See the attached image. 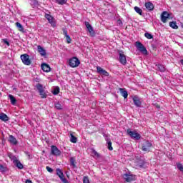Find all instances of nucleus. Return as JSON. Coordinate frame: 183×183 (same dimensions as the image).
<instances>
[{
  "label": "nucleus",
  "mask_w": 183,
  "mask_h": 183,
  "mask_svg": "<svg viewBox=\"0 0 183 183\" xmlns=\"http://www.w3.org/2000/svg\"><path fill=\"white\" fill-rule=\"evenodd\" d=\"M169 26L173 29H178V25H177V22L172 21L169 23Z\"/></svg>",
  "instance_id": "cd10ccee"
},
{
  "label": "nucleus",
  "mask_w": 183,
  "mask_h": 183,
  "mask_svg": "<svg viewBox=\"0 0 183 183\" xmlns=\"http://www.w3.org/2000/svg\"><path fill=\"white\" fill-rule=\"evenodd\" d=\"M6 171H8V168L2 164H0V172H6Z\"/></svg>",
  "instance_id": "2f4dec72"
},
{
  "label": "nucleus",
  "mask_w": 183,
  "mask_h": 183,
  "mask_svg": "<svg viewBox=\"0 0 183 183\" xmlns=\"http://www.w3.org/2000/svg\"><path fill=\"white\" fill-rule=\"evenodd\" d=\"M14 165L19 169H22L24 168V165L22 164V163H21L19 160L17 162H16Z\"/></svg>",
  "instance_id": "c85d7f7f"
},
{
  "label": "nucleus",
  "mask_w": 183,
  "mask_h": 183,
  "mask_svg": "<svg viewBox=\"0 0 183 183\" xmlns=\"http://www.w3.org/2000/svg\"><path fill=\"white\" fill-rule=\"evenodd\" d=\"M54 108H56V109H58L59 111H61V109H62V105L61 104V103H59V102H57L54 103Z\"/></svg>",
  "instance_id": "bb28decb"
},
{
  "label": "nucleus",
  "mask_w": 183,
  "mask_h": 183,
  "mask_svg": "<svg viewBox=\"0 0 183 183\" xmlns=\"http://www.w3.org/2000/svg\"><path fill=\"white\" fill-rule=\"evenodd\" d=\"M169 16V14L167 11H163L162 15H161V20L165 24L167 22V19H168Z\"/></svg>",
  "instance_id": "ddd939ff"
},
{
  "label": "nucleus",
  "mask_w": 183,
  "mask_h": 183,
  "mask_svg": "<svg viewBox=\"0 0 183 183\" xmlns=\"http://www.w3.org/2000/svg\"><path fill=\"white\" fill-rule=\"evenodd\" d=\"M133 102H134V105H135L136 107H141V105H142V103L141 102V99H139V97H137V96H134V97H133Z\"/></svg>",
  "instance_id": "4468645a"
},
{
  "label": "nucleus",
  "mask_w": 183,
  "mask_h": 183,
  "mask_svg": "<svg viewBox=\"0 0 183 183\" xmlns=\"http://www.w3.org/2000/svg\"><path fill=\"white\" fill-rule=\"evenodd\" d=\"M118 22H119V24H122V21H121L120 20H119Z\"/></svg>",
  "instance_id": "3c124183"
},
{
  "label": "nucleus",
  "mask_w": 183,
  "mask_h": 183,
  "mask_svg": "<svg viewBox=\"0 0 183 183\" xmlns=\"http://www.w3.org/2000/svg\"><path fill=\"white\" fill-rule=\"evenodd\" d=\"M56 175H58L59 178H60V179L61 178H64V173L62 172V170H61V169H56Z\"/></svg>",
  "instance_id": "393cba45"
},
{
  "label": "nucleus",
  "mask_w": 183,
  "mask_h": 183,
  "mask_svg": "<svg viewBox=\"0 0 183 183\" xmlns=\"http://www.w3.org/2000/svg\"><path fill=\"white\" fill-rule=\"evenodd\" d=\"M177 168H178L179 171H181V172L183 173V166H182V164H181V163L177 164Z\"/></svg>",
  "instance_id": "58836bf2"
},
{
  "label": "nucleus",
  "mask_w": 183,
  "mask_h": 183,
  "mask_svg": "<svg viewBox=\"0 0 183 183\" xmlns=\"http://www.w3.org/2000/svg\"><path fill=\"white\" fill-rule=\"evenodd\" d=\"M135 46L138 51L142 52V54H144V55H147L148 54V51L147 50V48H145V46L142 44V43L139 41H136Z\"/></svg>",
  "instance_id": "f03ea898"
},
{
  "label": "nucleus",
  "mask_w": 183,
  "mask_h": 183,
  "mask_svg": "<svg viewBox=\"0 0 183 183\" xmlns=\"http://www.w3.org/2000/svg\"><path fill=\"white\" fill-rule=\"evenodd\" d=\"M119 91L121 92L122 97H123L124 99L128 98V92H127L125 89L120 88Z\"/></svg>",
  "instance_id": "aec40b11"
},
{
  "label": "nucleus",
  "mask_w": 183,
  "mask_h": 183,
  "mask_svg": "<svg viewBox=\"0 0 183 183\" xmlns=\"http://www.w3.org/2000/svg\"><path fill=\"white\" fill-rule=\"evenodd\" d=\"M31 5H32V6H38V5H39L38 1L32 0L31 1Z\"/></svg>",
  "instance_id": "e433bc0d"
},
{
  "label": "nucleus",
  "mask_w": 183,
  "mask_h": 183,
  "mask_svg": "<svg viewBox=\"0 0 183 183\" xmlns=\"http://www.w3.org/2000/svg\"><path fill=\"white\" fill-rule=\"evenodd\" d=\"M119 62L122 64V65H125L127 64V56L124 54L122 51L119 52Z\"/></svg>",
  "instance_id": "6e6552de"
},
{
  "label": "nucleus",
  "mask_w": 183,
  "mask_h": 183,
  "mask_svg": "<svg viewBox=\"0 0 183 183\" xmlns=\"http://www.w3.org/2000/svg\"><path fill=\"white\" fill-rule=\"evenodd\" d=\"M104 137L105 138L107 142H108L109 141H111V139L109 138V135L104 134Z\"/></svg>",
  "instance_id": "37998d69"
},
{
  "label": "nucleus",
  "mask_w": 183,
  "mask_h": 183,
  "mask_svg": "<svg viewBox=\"0 0 183 183\" xmlns=\"http://www.w3.org/2000/svg\"><path fill=\"white\" fill-rule=\"evenodd\" d=\"M134 11L137 12V14H139V15H142V9L138 6L134 7Z\"/></svg>",
  "instance_id": "7c9ffc66"
},
{
  "label": "nucleus",
  "mask_w": 183,
  "mask_h": 183,
  "mask_svg": "<svg viewBox=\"0 0 183 183\" xmlns=\"http://www.w3.org/2000/svg\"><path fill=\"white\" fill-rule=\"evenodd\" d=\"M107 144L108 145V149L109 151H112V149H114V148H112V142H111V140H109L108 142H107Z\"/></svg>",
  "instance_id": "473e14b6"
},
{
  "label": "nucleus",
  "mask_w": 183,
  "mask_h": 183,
  "mask_svg": "<svg viewBox=\"0 0 183 183\" xmlns=\"http://www.w3.org/2000/svg\"><path fill=\"white\" fill-rule=\"evenodd\" d=\"M16 26L17 29H19V31H20L21 32H24V26H22V24H21V23L16 22Z\"/></svg>",
  "instance_id": "a878e982"
},
{
  "label": "nucleus",
  "mask_w": 183,
  "mask_h": 183,
  "mask_svg": "<svg viewBox=\"0 0 183 183\" xmlns=\"http://www.w3.org/2000/svg\"><path fill=\"white\" fill-rule=\"evenodd\" d=\"M128 136L132 137V139H136V141H139L141 139V134L137 132V131H131V129H127Z\"/></svg>",
  "instance_id": "f257e3e1"
},
{
  "label": "nucleus",
  "mask_w": 183,
  "mask_h": 183,
  "mask_svg": "<svg viewBox=\"0 0 183 183\" xmlns=\"http://www.w3.org/2000/svg\"><path fill=\"white\" fill-rule=\"evenodd\" d=\"M41 69L44 71V72H49L51 71V67L49 65L44 63L41 64Z\"/></svg>",
  "instance_id": "f3484780"
},
{
  "label": "nucleus",
  "mask_w": 183,
  "mask_h": 183,
  "mask_svg": "<svg viewBox=\"0 0 183 183\" xmlns=\"http://www.w3.org/2000/svg\"><path fill=\"white\" fill-rule=\"evenodd\" d=\"M70 164H71V167H73V168H75V167H76V165H75V159L71 157L70 159Z\"/></svg>",
  "instance_id": "c9c22d12"
},
{
  "label": "nucleus",
  "mask_w": 183,
  "mask_h": 183,
  "mask_svg": "<svg viewBox=\"0 0 183 183\" xmlns=\"http://www.w3.org/2000/svg\"><path fill=\"white\" fill-rule=\"evenodd\" d=\"M62 31H63V34H64L65 36H66L69 35V34H68V30H67L66 29L63 28V29H62Z\"/></svg>",
  "instance_id": "79ce46f5"
},
{
  "label": "nucleus",
  "mask_w": 183,
  "mask_h": 183,
  "mask_svg": "<svg viewBox=\"0 0 183 183\" xmlns=\"http://www.w3.org/2000/svg\"><path fill=\"white\" fill-rule=\"evenodd\" d=\"M144 6L148 11H154V4L151 2L145 3Z\"/></svg>",
  "instance_id": "6ab92c4d"
},
{
  "label": "nucleus",
  "mask_w": 183,
  "mask_h": 183,
  "mask_svg": "<svg viewBox=\"0 0 183 183\" xmlns=\"http://www.w3.org/2000/svg\"><path fill=\"white\" fill-rule=\"evenodd\" d=\"M123 178L125 179L126 182H132V181L137 179V177L134 174H131V172L124 174Z\"/></svg>",
  "instance_id": "7ed1b4c3"
},
{
  "label": "nucleus",
  "mask_w": 183,
  "mask_h": 183,
  "mask_svg": "<svg viewBox=\"0 0 183 183\" xmlns=\"http://www.w3.org/2000/svg\"><path fill=\"white\" fill-rule=\"evenodd\" d=\"M36 88L38 89L41 98H46L47 95L44 90V86L41 84H37Z\"/></svg>",
  "instance_id": "39448f33"
},
{
  "label": "nucleus",
  "mask_w": 183,
  "mask_h": 183,
  "mask_svg": "<svg viewBox=\"0 0 183 183\" xmlns=\"http://www.w3.org/2000/svg\"><path fill=\"white\" fill-rule=\"evenodd\" d=\"M51 155H54L55 157H59L61 154V150L58 149V147L54 145L51 147Z\"/></svg>",
  "instance_id": "0eeeda50"
},
{
  "label": "nucleus",
  "mask_w": 183,
  "mask_h": 183,
  "mask_svg": "<svg viewBox=\"0 0 183 183\" xmlns=\"http://www.w3.org/2000/svg\"><path fill=\"white\" fill-rule=\"evenodd\" d=\"M0 119L1 121H4V122H6V121H9V118L8 116L4 113L0 114Z\"/></svg>",
  "instance_id": "412c9836"
},
{
  "label": "nucleus",
  "mask_w": 183,
  "mask_h": 183,
  "mask_svg": "<svg viewBox=\"0 0 183 183\" xmlns=\"http://www.w3.org/2000/svg\"><path fill=\"white\" fill-rule=\"evenodd\" d=\"M78 141V139L74 136L73 133H70V142H72V144H76V142Z\"/></svg>",
  "instance_id": "4be33fe9"
},
{
  "label": "nucleus",
  "mask_w": 183,
  "mask_h": 183,
  "mask_svg": "<svg viewBox=\"0 0 183 183\" xmlns=\"http://www.w3.org/2000/svg\"><path fill=\"white\" fill-rule=\"evenodd\" d=\"M9 98L10 99L11 105H15V104H16V99H15L12 94H9Z\"/></svg>",
  "instance_id": "b1692460"
},
{
  "label": "nucleus",
  "mask_w": 183,
  "mask_h": 183,
  "mask_svg": "<svg viewBox=\"0 0 183 183\" xmlns=\"http://www.w3.org/2000/svg\"><path fill=\"white\" fill-rule=\"evenodd\" d=\"M53 95H58L59 94V87H55L52 92Z\"/></svg>",
  "instance_id": "72a5a7b5"
},
{
  "label": "nucleus",
  "mask_w": 183,
  "mask_h": 183,
  "mask_svg": "<svg viewBox=\"0 0 183 183\" xmlns=\"http://www.w3.org/2000/svg\"><path fill=\"white\" fill-rule=\"evenodd\" d=\"M37 51L41 55V56H45L46 55V51L44 49V48L41 46H37Z\"/></svg>",
  "instance_id": "dca6fc26"
},
{
  "label": "nucleus",
  "mask_w": 183,
  "mask_h": 183,
  "mask_svg": "<svg viewBox=\"0 0 183 183\" xmlns=\"http://www.w3.org/2000/svg\"><path fill=\"white\" fill-rule=\"evenodd\" d=\"M60 179H61V181L62 183H69V182H68V180H67L66 178H64V177H62V178Z\"/></svg>",
  "instance_id": "a18cd8bd"
},
{
  "label": "nucleus",
  "mask_w": 183,
  "mask_h": 183,
  "mask_svg": "<svg viewBox=\"0 0 183 183\" xmlns=\"http://www.w3.org/2000/svg\"><path fill=\"white\" fill-rule=\"evenodd\" d=\"M79 64H81V61H79V59L76 57H73L69 60V65L71 68H76V66H79Z\"/></svg>",
  "instance_id": "20e7f679"
},
{
  "label": "nucleus",
  "mask_w": 183,
  "mask_h": 183,
  "mask_svg": "<svg viewBox=\"0 0 183 183\" xmlns=\"http://www.w3.org/2000/svg\"><path fill=\"white\" fill-rule=\"evenodd\" d=\"M97 72L98 74H100V75H103L104 76H109V73L106 70H104L101 66H97Z\"/></svg>",
  "instance_id": "f8f14e48"
},
{
  "label": "nucleus",
  "mask_w": 183,
  "mask_h": 183,
  "mask_svg": "<svg viewBox=\"0 0 183 183\" xmlns=\"http://www.w3.org/2000/svg\"><path fill=\"white\" fill-rule=\"evenodd\" d=\"M157 66V71H160V72H165V66L162 64H156Z\"/></svg>",
  "instance_id": "5701e85b"
},
{
  "label": "nucleus",
  "mask_w": 183,
  "mask_h": 183,
  "mask_svg": "<svg viewBox=\"0 0 183 183\" xmlns=\"http://www.w3.org/2000/svg\"><path fill=\"white\" fill-rule=\"evenodd\" d=\"M139 168H143L144 167V163L142 164H139Z\"/></svg>",
  "instance_id": "09e8293b"
},
{
  "label": "nucleus",
  "mask_w": 183,
  "mask_h": 183,
  "mask_svg": "<svg viewBox=\"0 0 183 183\" xmlns=\"http://www.w3.org/2000/svg\"><path fill=\"white\" fill-rule=\"evenodd\" d=\"M180 63L182 64V65H183V59L180 61Z\"/></svg>",
  "instance_id": "8fccbe9b"
},
{
  "label": "nucleus",
  "mask_w": 183,
  "mask_h": 183,
  "mask_svg": "<svg viewBox=\"0 0 183 183\" xmlns=\"http://www.w3.org/2000/svg\"><path fill=\"white\" fill-rule=\"evenodd\" d=\"M45 18L49 21V24H51V26L55 27L56 26V24L55 23V19H54V17L52 16L46 14Z\"/></svg>",
  "instance_id": "9d476101"
},
{
  "label": "nucleus",
  "mask_w": 183,
  "mask_h": 183,
  "mask_svg": "<svg viewBox=\"0 0 183 183\" xmlns=\"http://www.w3.org/2000/svg\"><path fill=\"white\" fill-rule=\"evenodd\" d=\"M8 157L10 158L11 161H12L13 164H16V162H19V160L18 159L17 157H16L15 155L11 154V153H9L8 154Z\"/></svg>",
  "instance_id": "a211bd4d"
},
{
  "label": "nucleus",
  "mask_w": 183,
  "mask_h": 183,
  "mask_svg": "<svg viewBox=\"0 0 183 183\" xmlns=\"http://www.w3.org/2000/svg\"><path fill=\"white\" fill-rule=\"evenodd\" d=\"M20 58L24 65H31V59H29V55L24 54L21 55Z\"/></svg>",
  "instance_id": "423d86ee"
},
{
  "label": "nucleus",
  "mask_w": 183,
  "mask_h": 183,
  "mask_svg": "<svg viewBox=\"0 0 183 183\" xmlns=\"http://www.w3.org/2000/svg\"><path fill=\"white\" fill-rule=\"evenodd\" d=\"M65 38L67 41V44H71V42H72V39H71V36H69V35L65 36Z\"/></svg>",
  "instance_id": "ea45409f"
},
{
  "label": "nucleus",
  "mask_w": 183,
  "mask_h": 183,
  "mask_svg": "<svg viewBox=\"0 0 183 183\" xmlns=\"http://www.w3.org/2000/svg\"><path fill=\"white\" fill-rule=\"evenodd\" d=\"M56 2L59 5H64V4H66V0H56Z\"/></svg>",
  "instance_id": "4c0bfd02"
},
{
  "label": "nucleus",
  "mask_w": 183,
  "mask_h": 183,
  "mask_svg": "<svg viewBox=\"0 0 183 183\" xmlns=\"http://www.w3.org/2000/svg\"><path fill=\"white\" fill-rule=\"evenodd\" d=\"M144 36L147 38V39H152V38H154V36H152V34L148 32L144 34Z\"/></svg>",
  "instance_id": "f704fd0d"
},
{
  "label": "nucleus",
  "mask_w": 183,
  "mask_h": 183,
  "mask_svg": "<svg viewBox=\"0 0 183 183\" xmlns=\"http://www.w3.org/2000/svg\"><path fill=\"white\" fill-rule=\"evenodd\" d=\"M9 142L12 145H16V144H18V141L16 140V138H15V137H14L13 135L9 136Z\"/></svg>",
  "instance_id": "2eb2a0df"
},
{
  "label": "nucleus",
  "mask_w": 183,
  "mask_h": 183,
  "mask_svg": "<svg viewBox=\"0 0 183 183\" xmlns=\"http://www.w3.org/2000/svg\"><path fill=\"white\" fill-rule=\"evenodd\" d=\"M85 25L90 35L94 36L95 35V31H94V28H92V26L88 21H85Z\"/></svg>",
  "instance_id": "9b49d317"
},
{
  "label": "nucleus",
  "mask_w": 183,
  "mask_h": 183,
  "mask_svg": "<svg viewBox=\"0 0 183 183\" xmlns=\"http://www.w3.org/2000/svg\"><path fill=\"white\" fill-rule=\"evenodd\" d=\"M151 147H152V144H151V142H149V141H144L142 143V151H149V148H151Z\"/></svg>",
  "instance_id": "1a4fd4ad"
},
{
  "label": "nucleus",
  "mask_w": 183,
  "mask_h": 183,
  "mask_svg": "<svg viewBox=\"0 0 183 183\" xmlns=\"http://www.w3.org/2000/svg\"><path fill=\"white\" fill-rule=\"evenodd\" d=\"M3 42L4 43V44H6V45H7V46H9V41H8V40L6 39H3Z\"/></svg>",
  "instance_id": "49530a36"
},
{
  "label": "nucleus",
  "mask_w": 183,
  "mask_h": 183,
  "mask_svg": "<svg viewBox=\"0 0 183 183\" xmlns=\"http://www.w3.org/2000/svg\"><path fill=\"white\" fill-rule=\"evenodd\" d=\"M46 170L48 171V172L52 173L54 172V169H52V168L49 167H46Z\"/></svg>",
  "instance_id": "c03bdc74"
},
{
  "label": "nucleus",
  "mask_w": 183,
  "mask_h": 183,
  "mask_svg": "<svg viewBox=\"0 0 183 183\" xmlns=\"http://www.w3.org/2000/svg\"><path fill=\"white\" fill-rule=\"evenodd\" d=\"M83 183H89V179L88 178L87 176H85V177L83 178Z\"/></svg>",
  "instance_id": "a19ab883"
},
{
  "label": "nucleus",
  "mask_w": 183,
  "mask_h": 183,
  "mask_svg": "<svg viewBox=\"0 0 183 183\" xmlns=\"http://www.w3.org/2000/svg\"><path fill=\"white\" fill-rule=\"evenodd\" d=\"M25 154L27 155L29 159H32V155H31L29 152H26Z\"/></svg>",
  "instance_id": "de8ad7c7"
},
{
  "label": "nucleus",
  "mask_w": 183,
  "mask_h": 183,
  "mask_svg": "<svg viewBox=\"0 0 183 183\" xmlns=\"http://www.w3.org/2000/svg\"><path fill=\"white\" fill-rule=\"evenodd\" d=\"M92 154L94 158H101V154L97 152L95 149H92Z\"/></svg>",
  "instance_id": "c756f323"
},
{
  "label": "nucleus",
  "mask_w": 183,
  "mask_h": 183,
  "mask_svg": "<svg viewBox=\"0 0 183 183\" xmlns=\"http://www.w3.org/2000/svg\"><path fill=\"white\" fill-rule=\"evenodd\" d=\"M156 107H157V108H159V105H157Z\"/></svg>",
  "instance_id": "603ef678"
}]
</instances>
